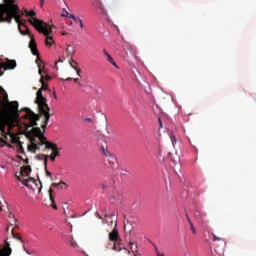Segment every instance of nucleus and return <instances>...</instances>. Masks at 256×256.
Listing matches in <instances>:
<instances>
[{
  "mask_svg": "<svg viewBox=\"0 0 256 256\" xmlns=\"http://www.w3.org/2000/svg\"><path fill=\"white\" fill-rule=\"evenodd\" d=\"M21 111H25L26 114L21 118L19 116V102L12 101L9 102V96L3 86H0V131L2 137L6 139V141H10L14 145H18L21 143V138L17 136L15 133H11V129L17 125H24V134L27 136V131L29 127H33L35 129L39 124L40 117L39 115L35 114L29 108H23Z\"/></svg>",
  "mask_w": 256,
  "mask_h": 256,
  "instance_id": "1",
  "label": "nucleus"
},
{
  "mask_svg": "<svg viewBox=\"0 0 256 256\" xmlns=\"http://www.w3.org/2000/svg\"><path fill=\"white\" fill-rule=\"evenodd\" d=\"M27 11L29 10L21 11L17 0H4V3L0 4V23L11 25L14 19L21 35H29V28L21 21V17L27 15Z\"/></svg>",
  "mask_w": 256,
  "mask_h": 256,
  "instance_id": "2",
  "label": "nucleus"
},
{
  "mask_svg": "<svg viewBox=\"0 0 256 256\" xmlns=\"http://www.w3.org/2000/svg\"><path fill=\"white\" fill-rule=\"evenodd\" d=\"M26 137L31 143L28 146V151L35 153V151H39V147H42V145H45V149H52L51 155L44 156L45 167H47V161H49V159L50 161L55 162V159L61 155L57 144L47 141V138L43 135V132H41V128L35 127L32 128L31 131L26 130Z\"/></svg>",
  "mask_w": 256,
  "mask_h": 256,
  "instance_id": "3",
  "label": "nucleus"
},
{
  "mask_svg": "<svg viewBox=\"0 0 256 256\" xmlns=\"http://www.w3.org/2000/svg\"><path fill=\"white\" fill-rule=\"evenodd\" d=\"M30 24L35 27L39 33H43L45 35L46 40V47H52L53 43H55V40H53V37H51V33H53V26L43 22V20L32 18L30 20Z\"/></svg>",
  "mask_w": 256,
  "mask_h": 256,
  "instance_id": "4",
  "label": "nucleus"
},
{
  "mask_svg": "<svg viewBox=\"0 0 256 256\" xmlns=\"http://www.w3.org/2000/svg\"><path fill=\"white\" fill-rule=\"evenodd\" d=\"M38 104V110L40 115H43L45 117L44 123L42 124V129H47V125H49V120L51 119V114L49 111L51 109L49 108V105L47 102H36Z\"/></svg>",
  "mask_w": 256,
  "mask_h": 256,
  "instance_id": "5",
  "label": "nucleus"
},
{
  "mask_svg": "<svg viewBox=\"0 0 256 256\" xmlns=\"http://www.w3.org/2000/svg\"><path fill=\"white\" fill-rule=\"evenodd\" d=\"M40 83L42 86L36 93L35 103H47V98L43 96V91H47L49 89V84L45 82L43 75H41Z\"/></svg>",
  "mask_w": 256,
  "mask_h": 256,
  "instance_id": "6",
  "label": "nucleus"
},
{
  "mask_svg": "<svg viewBox=\"0 0 256 256\" xmlns=\"http://www.w3.org/2000/svg\"><path fill=\"white\" fill-rule=\"evenodd\" d=\"M63 185L67 187V183L61 181L59 183H52L49 189V199L51 201V205L54 209H57V204H55V196L53 195L55 192L53 191V187H60L63 189Z\"/></svg>",
  "mask_w": 256,
  "mask_h": 256,
  "instance_id": "7",
  "label": "nucleus"
},
{
  "mask_svg": "<svg viewBox=\"0 0 256 256\" xmlns=\"http://www.w3.org/2000/svg\"><path fill=\"white\" fill-rule=\"evenodd\" d=\"M15 67H17V62L15 60H10L9 58H6V62L0 63V77L3 76V69L4 71H7V69H15Z\"/></svg>",
  "mask_w": 256,
  "mask_h": 256,
  "instance_id": "8",
  "label": "nucleus"
},
{
  "mask_svg": "<svg viewBox=\"0 0 256 256\" xmlns=\"http://www.w3.org/2000/svg\"><path fill=\"white\" fill-rule=\"evenodd\" d=\"M11 247L7 239L5 240V247L0 245V256H11Z\"/></svg>",
  "mask_w": 256,
  "mask_h": 256,
  "instance_id": "9",
  "label": "nucleus"
},
{
  "mask_svg": "<svg viewBox=\"0 0 256 256\" xmlns=\"http://www.w3.org/2000/svg\"><path fill=\"white\" fill-rule=\"evenodd\" d=\"M29 48L32 51V55H36L39 57V50H37V43L35 42V38L31 37V40L29 42Z\"/></svg>",
  "mask_w": 256,
  "mask_h": 256,
  "instance_id": "10",
  "label": "nucleus"
},
{
  "mask_svg": "<svg viewBox=\"0 0 256 256\" xmlns=\"http://www.w3.org/2000/svg\"><path fill=\"white\" fill-rule=\"evenodd\" d=\"M109 241L112 243H117V241H119V231H117L116 228L109 233Z\"/></svg>",
  "mask_w": 256,
  "mask_h": 256,
  "instance_id": "11",
  "label": "nucleus"
},
{
  "mask_svg": "<svg viewBox=\"0 0 256 256\" xmlns=\"http://www.w3.org/2000/svg\"><path fill=\"white\" fill-rule=\"evenodd\" d=\"M106 161L111 169H115L118 165L117 158L115 156H113V154L111 156H109L108 158H106Z\"/></svg>",
  "mask_w": 256,
  "mask_h": 256,
  "instance_id": "12",
  "label": "nucleus"
},
{
  "mask_svg": "<svg viewBox=\"0 0 256 256\" xmlns=\"http://www.w3.org/2000/svg\"><path fill=\"white\" fill-rule=\"evenodd\" d=\"M20 175L22 177H29V175H31V166H22L20 169Z\"/></svg>",
  "mask_w": 256,
  "mask_h": 256,
  "instance_id": "13",
  "label": "nucleus"
},
{
  "mask_svg": "<svg viewBox=\"0 0 256 256\" xmlns=\"http://www.w3.org/2000/svg\"><path fill=\"white\" fill-rule=\"evenodd\" d=\"M96 7L101 11L102 15H107V10L101 0H96Z\"/></svg>",
  "mask_w": 256,
  "mask_h": 256,
  "instance_id": "14",
  "label": "nucleus"
},
{
  "mask_svg": "<svg viewBox=\"0 0 256 256\" xmlns=\"http://www.w3.org/2000/svg\"><path fill=\"white\" fill-rule=\"evenodd\" d=\"M186 219L190 225V229L193 233V235H197V230L195 229V226L193 225V222L191 221V218H189V214H186Z\"/></svg>",
  "mask_w": 256,
  "mask_h": 256,
  "instance_id": "15",
  "label": "nucleus"
},
{
  "mask_svg": "<svg viewBox=\"0 0 256 256\" xmlns=\"http://www.w3.org/2000/svg\"><path fill=\"white\" fill-rule=\"evenodd\" d=\"M134 245L135 244L133 242H129L130 251L131 253H133L134 256L139 255L137 244L135 246Z\"/></svg>",
  "mask_w": 256,
  "mask_h": 256,
  "instance_id": "16",
  "label": "nucleus"
},
{
  "mask_svg": "<svg viewBox=\"0 0 256 256\" xmlns=\"http://www.w3.org/2000/svg\"><path fill=\"white\" fill-rule=\"evenodd\" d=\"M69 65H70V67H72V69H74V71L77 72L78 77H81V74H80L81 70L77 69V67L75 66V65H77V62L72 60L69 62Z\"/></svg>",
  "mask_w": 256,
  "mask_h": 256,
  "instance_id": "17",
  "label": "nucleus"
},
{
  "mask_svg": "<svg viewBox=\"0 0 256 256\" xmlns=\"http://www.w3.org/2000/svg\"><path fill=\"white\" fill-rule=\"evenodd\" d=\"M65 52H66L67 57L73 58V55H75V49H73V47H71V46L66 48Z\"/></svg>",
  "mask_w": 256,
  "mask_h": 256,
  "instance_id": "18",
  "label": "nucleus"
},
{
  "mask_svg": "<svg viewBox=\"0 0 256 256\" xmlns=\"http://www.w3.org/2000/svg\"><path fill=\"white\" fill-rule=\"evenodd\" d=\"M18 181H20V183L24 184L25 187H30L29 186V181H33V178H29V179H21V177H17Z\"/></svg>",
  "mask_w": 256,
  "mask_h": 256,
  "instance_id": "19",
  "label": "nucleus"
},
{
  "mask_svg": "<svg viewBox=\"0 0 256 256\" xmlns=\"http://www.w3.org/2000/svg\"><path fill=\"white\" fill-rule=\"evenodd\" d=\"M35 15H37V13L35 11H26V17H31L28 19L29 23H31V19H37V18H34Z\"/></svg>",
  "mask_w": 256,
  "mask_h": 256,
  "instance_id": "20",
  "label": "nucleus"
},
{
  "mask_svg": "<svg viewBox=\"0 0 256 256\" xmlns=\"http://www.w3.org/2000/svg\"><path fill=\"white\" fill-rule=\"evenodd\" d=\"M212 241H220L222 244V247H225V240L223 238L217 237L215 234H212Z\"/></svg>",
  "mask_w": 256,
  "mask_h": 256,
  "instance_id": "21",
  "label": "nucleus"
},
{
  "mask_svg": "<svg viewBox=\"0 0 256 256\" xmlns=\"http://www.w3.org/2000/svg\"><path fill=\"white\" fill-rule=\"evenodd\" d=\"M101 151H102L104 157H106V159L113 155V154H111V152H109V150L105 149L104 147H102Z\"/></svg>",
  "mask_w": 256,
  "mask_h": 256,
  "instance_id": "22",
  "label": "nucleus"
},
{
  "mask_svg": "<svg viewBox=\"0 0 256 256\" xmlns=\"http://www.w3.org/2000/svg\"><path fill=\"white\" fill-rule=\"evenodd\" d=\"M70 17H72V19H73L74 21H79L81 29H83V28L85 27V26L83 25V20H81V18L75 17V16H73V15H71Z\"/></svg>",
  "mask_w": 256,
  "mask_h": 256,
  "instance_id": "23",
  "label": "nucleus"
},
{
  "mask_svg": "<svg viewBox=\"0 0 256 256\" xmlns=\"http://www.w3.org/2000/svg\"><path fill=\"white\" fill-rule=\"evenodd\" d=\"M19 153L23 154L25 153V149H23V142H19L18 145H16Z\"/></svg>",
  "mask_w": 256,
  "mask_h": 256,
  "instance_id": "24",
  "label": "nucleus"
},
{
  "mask_svg": "<svg viewBox=\"0 0 256 256\" xmlns=\"http://www.w3.org/2000/svg\"><path fill=\"white\" fill-rule=\"evenodd\" d=\"M112 251H121V248L120 246L117 245V242H114L112 243V248H111Z\"/></svg>",
  "mask_w": 256,
  "mask_h": 256,
  "instance_id": "25",
  "label": "nucleus"
},
{
  "mask_svg": "<svg viewBox=\"0 0 256 256\" xmlns=\"http://www.w3.org/2000/svg\"><path fill=\"white\" fill-rule=\"evenodd\" d=\"M36 63H37V65H38V73H39V75H41V73H42V70H41V63H42V60H40V58H37V60H36Z\"/></svg>",
  "mask_w": 256,
  "mask_h": 256,
  "instance_id": "26",
  "label": "nucleus"
},
{
  "mask_svg": "<svg viewBox=\"0 0 256 256\" xmlns=\"http://www.w3.org/2000/svg\"><path fill=\"white\" fill-rule=\"evenodd\" d=\"M46 177H49L51 181H53V176H51V172L47 169V165L44 166Z\"/></svg>",
  "mask_w": 256,
  "mask_h": 256,
  "instance_id": "27",
  "label": "nucleus"
},
{
  "mask_svg": "<svg viewBox=\"0 0 256 256\" xmlns=\"http://www.w3.org/2000/svg\"><path fill=\"white\" fill-rule=\"evenodd\" d=\"M12 237H13L14 239H17V241H21V243H23V240H21V235L15 234V233L13 232V229H12Z\"/></svg>",
  "mask_w": 256,
  "mask_h": 256,
  "instance_id": "28",
  "label": "nucleus"
},
{
  "mask_svg": "<svg viewBox=\"0 0 256 256\" xmlns=\"http://www.w3.org/2000/svg\"><path fill=\"white\" fill-rule=\"evenodd\" d=\"M107 57V61H108V63H113V57L111 56V54H109L108 56H106Z\"/></svg>",
  "mask_w": 256,
  "mask_h": 256,
  "instance_id": "29",
  "label": "nucleus"
},
{
  "mask_svg": "<svg viewBox=\"0 0 256 256\" xmlns=\"http://www.w3.org/2000/svg\"><path fill=\"white\" fill-rule=\"evenodd\" d=\"M171 141L172 144L175 145V143H177V138H175V136H171Z\"/></svg>",
  "mask_w": 256,
  "mask_h": 256,
  "instance_id": "30",
  "label": "nucleus"
},
{
  "mask_svg": "<svg viewBox=\"0 0 256 256\" xmlns=\"http://www.w3.org/2000/svg\"><path fill=\"white\" fill-rule=\"evenodd\" d=\"M8 217H9V219H14V223H15V214L10 212Z\"/></svg>",
  "mask_w": 256,
  "mask_h": 256,
  "instance_id": "31",
  "label": "nucleus"
},
{
  "mask_svg": "<svg viewBox=\"0 0 256 256\" xmlns=\"http://www.w3.org/2000/svg\"><path fill=\"white\" fill-rule=\"evenodd\" d=\"M110 63L111 65H113V67H115L116 69H119V66H117V62H115V60Z\"/></svg>",
  "mask_w": 256,
  "mask_h": 256,
  "instance_id": "32",
  "label": "nucleus"
},
{
  "mask_svg": "<svg viewBox=\"0 0 256 256\" xmlns=\"http://www.w3.org/2000/svg\"><path fill=\"white\" fill-rule=\"evenodd\" d=\"M44 81H51V78L49 75L43 76Z\"/></svg>",
  "mask_w": 256,
  "mask_h": 256,
  "instance_id": "33",
  "label": "nucleus"
},
{
  "mask_svg": "<svg viewBox=\"0 0 256 256\" xmlns=\"http://www.w3.org/2000/svg\"><path fill=\"white\" fill-rule=\"evenodd\" d=\"M156 255L157 256H165L164 253L159 252V250L156 248Z\"/></svg>",
  "mask_w": 256,
  "mask_h": 256,
  "instance_id": "34",
  "label": "nucleus"
},
{
  "mask_svg": "<svg viewBox=\"0 0 256 256\" xmlns=\"http://www.w3.org/2000/svg\"><path fill=\"white\" fill-rule=\"evenodd\" d=\"M69 15V12H65L61 14V17H67Z\"/></svg>",
  "mask_w": 256,
  "mask_h": 256,
  "instance_id": "35",
  "label": "nucleus"
},
{
  "mask_svg": "<svg viewBox=\"0 0 256 256\" xmlns=\"http://www.w3.org/2000/svg\"><path fill=\"white\" fill-rule=\"evenodd\" d=\"M103 53L106 57L109 56V52H107V50L103 49Z\"/></svg>",
  "mask_w": 256,
  "mask_h": 256,
  "instance_id": "36",
  "label": "nucleus"
},
{
  "mask_svg": "<svg viewBox=\"0 0 256 256\" xmlns=\"http://www.w3.org/2000/svg\"><path fill=\"white\" fill-rule=\"evenodd\" d=\"M3 143H5V140L0 138V147H3Z\"/></svg>",
  "mask_w": 256,
  "mask_h": 256,
  "instance_id": "37",
  "label": "nucleus"
},
{
  "mask_svg": "<svg viewBox=\"0 0 256 256\" xmlns=\"http://www.w3.org/2000/svg\"><path fill=\"white\" fill-rule=\"evenodd\" d=\"M116 199H117V198H115V196H113V198L110 199L111 203H115V200H116Z\"/></svg>",
  "mask_w": 256,
  "mask_h": 256,
  "instance_id": "38",
  "label": "nucleus"
},
{
  "mask_svg": "<svg viewBox=\"0 0 256 256\" xmlns=\"http://www.w3.org/2000/svg\"><path fill=\"white\" fill-rule=\"evenodd\" d=\"M71 246L72 247H76L77 246V242H71Z\"/></svg>",
  "mask_w": 256,
  "mask_h": 256,
  "instance_id": "39",
  "label": "nucleus"
},
{
  "mask_svg": "<svg viewBox=\"0 0 256 256\" xmlns=\"http://www.w3.org/2000/svg\"><path fill=\"white\" fill-rule=\"evenodd\" d=\"M73 81L74 83H79V78H74Z\"/></svg>",
  "mask_w": 256,
  "mask_h": 256,
  "instance_id": "40",
  "label": "nucleus"
},
{
  "mask_svg": "<svg viewBox=\"0 0 256 256\" xmlns=\"http://www.w3.org/2000/svg\"><path fill=\"white\" fill-rule=\"evenodd\" d=\"M65 81H73V78H71V77L66 78Z\"/></svg>",
  "mask_w": 256,
  "mask_h": 256,
  "instance_id": "41",
  "label": "nucleus"
},
{
  "mask_svg": "<svg viewBox=\"0 0 256 256\" xmlns=\"http://www.w3.org/2000/svg\"><path fill=\"white\" fill-rule=\"evenodd\" d=\"M160 127H163V123L161 122V118H159Z\"/></svg>",
  "mask_w": 256,
  "mask_h": 256,
  "instance_id": "42",
  "label": "nucleus"
},
{
  "mask_svg": "<svg viewBox=\"0 0 256 256\" xmlns=\"http://www.w3.org/2000/svg\"><path fill=\"white\" fill-rule=\"evenodd\" d=\"M125 251H127L128 255L131 254V251H129V250L125 249Z\"/></svg>",
  "mask_w": 256,
  "mask_h": 256,
  "instance_id": "43",
  "label": "nucleus"
},
{
  "mask_svg": "<svg viewBox=\"0 0 256 256\" xmlns=\"http://www.w3.org/2000/svg\"><path fill=\"white\" fill-rule=\"evenodd\" d=\"M54 98L57 99V94L54 92Z\"/></svg>",
  "mask_w": 256,
  "mask_h": 256,
  "instance_id": "44",
  "label": "nucleus"
},
{
  "mask_svg": "<svg viewBox=\"0 0 256 256\" xmlns=\"http://www.w3.org/2000/svg\"><path fill=\"white\" fill-rule=\"evenodd\" d=\"M25 163H29V159L24 160Z\"/></svg>",
  "mask_w": 256,
  "mask_h": 256,
  "instance_id": "45",
  "label": "nucleus"
},
{
  "mask_svg": "<svg viewBox=\"0 0 256 256\" xmlns=\"http://www.w3.org/2000/svg\"><path fill=\"white\" fill-rule=\"evenodd\" d=\"M62 35H67V32H63Z\"/></svg>",
  "mask_w": 256,
  "mask_h": 256,
  "instance_id": "46",
  "label": "nucleus"
},
{
  "mask_svg": "<svg viewBox=\"0 0 256 256\" xmlns=\"http://www.w3.org/2000/svg\"><path fill=\"white\" fill-rule=\"evenodd\" d=\"M59 62H60V63H63V60H62V59H59Z\"/></svg>",
  "mask_w": 256,
  "mask_h": 256,
  "instance_id": "47",
  "label": "nucleus"
},
{
  "mask_svg": "<svg viewBox=\"0 0 256 256\" xmlns=\"http://www.w3.org/2000/svg\"><path fill=\"white\" fill-rule=\"evenodd\" d=\"M57 63H59V62H55V67H56V69H57Z\"/></svg>",
  "mask_w": 256,
  "mask_h": 256,
  "instance_id": "48",
  "label": "nucleus"
},
{
  "mask_svg": "<svg viewBox=\"0 0 256 256\" xmlns=\"http://www.w3.org/2000/svg\"><path fill=\"white\" fill-rule=\"evenodd\" d=\"M110 217H115V214H111Z\"/></svg>",
  "mask_w": 256,
  "mask_h": 256,
  "instance_id": "49",
  "label": "nucleus"
},
{
  "mask_svg": "<svg viewBox=\"0 0 256 256\" xmlns=\"http://www.w3.org/2000/svg\"><path fill=\"white\" fill-rule=\"evenodd\" d=\"M0 211H3V207L0 206Z\"/></svg>",
  "mask_w": 256,
  "mask_h": 256,
  "instance_id": "50",
  "label": "nucleus"
},
{
  "mask_svg": "<svg viewBox=\"0 0 256 256\" xmlns=\"http://www.w3.org/2000/svg\"><path fill=\"white\" fill-rule=\"evenodd\" d=\"M99 219H103V217H101L100 215H98Z\"/></svg>",
  "mask_w": 256,
  "mask_h": 256,
  "instance_id": "51",
  "label": "nucleus"
},
{
  "mask_svg": "<svg viewBox=\"0 0 256 256\" xmlns=\"http://www.w3.org/2000/svg\"><path fill=\"white\" fill-rule=\"evenodd\" d=\"M76 23H79V20H77Z\"/></svg>",
  "mask_w": 256,
  "mask_h": 256,
  "instance_id": "52",
  "label": "nucleus"
},
{
  "mask_svg": "<svg viewBox=\"0 0 256 256\" xmlns=\"http://www.w3.org/2000/svg\"><path fill=\"white\" fill-rule=\"evenodd\" d=\"M39 192L41 193V188L39 189Z\"/></svg>",
  "mask_w": 256,
  "mask_h": 256,
  "instance_id": "53",
  "label": "nucleus"
},
{
  "mask_svg": "<svg viewBox=\"0 0 256 256\" xmlns=\"http://www.w3.org/2000/svg\"><path fill=\"white\" fill-rule=\"evenodd\" d=\"M135 256H139V254H135Z\"/></svg>",
  "mask_w": 256,
  "mask_h": 256,
  "instance_id": "54",
  "label": "nucleus"
},
{
  "mask_svg": "<svg viewBox=\"0 0 256 256\" xmlns=\"http://www.w3.org/2000/svg\"><path fill=\"white\" fill-rule=\"evenodd\" d=\"M41 3H43V0H41Z\"/></svg>",
  "mask_w": 256,
  "mask_h": 256,
  "instance_id": "55",
  "label": "nucleus"
}]
</instances>
